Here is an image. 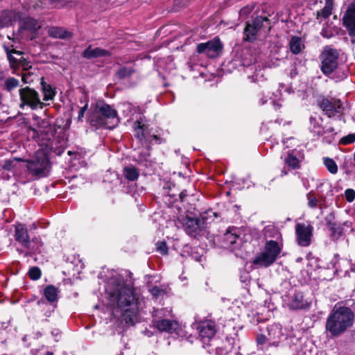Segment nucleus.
<instances>
[{"mask_svg": "<svg viewBox=\"0 0 355 355\" xmlns=\"http://www.w3.org/2000/svg\"><path fill=\"white\" fill-rule=\"evenodd\" d=\"M110 305L114 318L125 321L128 325L138 322L142 309V299L123 282H112L106 288Z\"/></svg>", "mask_w": 355, "mask_h": 355, "instance_id": "f257e3e1", "label": "nucleus"}, {"mask_svg": "<svg viewBox=\"0 0 355 355\" xmlns=\"http://www.w3.org/2000/svg\"><path fill=\"white\" fill-rule=\"evenodd\" d=\"M335 216L333 213L329 214L326 218L325 221L328 227L331 230L334 234L340 236L343 232V228L338 225L335 221Z\"/></svg>", "mask_w": 355, "mask_h": 355, "instance_id": "c756f323", "label": "nucleus"}, {"mask_svg": "<svg viewBox=\"0 0 355 355\" xmlns=\"http://www.w3.org/2000/svg\"><path fill=\"white\" fill-rule=\"evenodd\" d=\"M135 132V136L139 140L142 144H146L148 146L153 144H159L163 141L159 137L155 135H150L148 130V126L140 120H137L133 125Z\"/></svg>", "mask_w": 355, "mask_h": 355, "instance_id": "0eeeda50", "label": "nucleus"}, {"mask_svg": "<svg viewBox=\"0 0 355 355\" xmlns=\"http://www.w3.org/2000/svg\"><path fill=\"white\" fill-rule=\"evenodd\" d=\"M89 121L92 126L94 127L96 129L98 128H108L112 129L113 125L110 124L109 121H107L104 116L97 111L96 107L91 112L89 117Z\"/></svg>", "mask_w": 355, "mask_h": 355, "instance_id": "aec40b11", "label": "nucleus"}, {"mask_svg": "<svg viewBox=\"0 0 355 355\" xmlns=\"http://www.w3.org/2000/svg\"><path fill=\"white\" fill-rule=\"evenodd\" d=\"M57 139H53L52 140L49 139L47 143H46L44 145L46 146V148L49 150L50 151L55 153L57 155H60L63 152V148L62 145L60 146H57Z\"/></svg>", "mask_w": 355, "mask_h": 355, "instance_id": "4c0bfd02", "label": "nucleus"}, {"mask_svg": "<svg viewBox=\"0 0 355 355\" xmlns=\"http://www.w3.org/2000/svg\"><path fill=\"white\" fill-rule=\"evenodd\" d=\"M58 293V289L53 285H48L44 290V295L49 302L57 301Z\"/></svg>", "mask_w": 355, "mask_h": 355, "instance_id": "72a5a7b5", "label": "nucleus"}, {"mask_svg": "<svg viewBox=\"0 0 355 355\" xmlns=\"http://www.w3.org/2000/svg\"><path fill=\"white\" fill-rule=\"evenodd\" d=\"M216 355H232V351H228L223 347H217L216 349Z\"/></svg>", "mask_w": 355, "mask_h": 355, "instance_id": "6e6d98bb", "label": "nucleus"}, {"mask_svg": "<svg viewBox=\"0 0 355 355\" xmlns=\"http://www.w3.org/2000/svg\"><path fill=\"white\" fill-rule=\"evenodd\" d=\"M285 162L291 166L292 168H299V160L292 154L288 153L287 157L285 159Z\"/></svg>", "mask_w": 355, "mask_h": 355, "instance_id": "37998d69", "label": "nucleus"}, {"mask_svg": "<svg viewBox=\"0 0 355 355\" xmlns=\"http://www.w3.org/2000/svg\"><path fill=\"white\" fill-rule=\"evenodd\" d=\"M248 78L252 83H259L264 80V73L263 69L259 66L254 64L252 70H247Z\"/></svg>", "mask_w": 355, "mask_h": 355, "instance_id": "cd10ccee", "label": "nucleus"}, {"mask_svg": "<svg viewBox=\"0 0 355 355\" xmlns=\"http://www.w3.org/2000/svg\"><path fill=\"white\" fill-rule=\"evenodd\" d=\"M168 312L170 313L171 310L161 309L156 311L155 315L158 318H161L162 312ZM155 326L160 331H165L167 333H173L178 328V323L175 320L169 319H158L154 322Z\"/></svg>", "mask_w": 355, "mask_h": 355, "instance_id": "dca6fc26", "label": "nucleus"}, {"mask_svg": "<svg viewBox=\"0 0 355 355\" xmlns=\"http://www.w3.org/2000/svg\"><path fill=\"white\" fill-rule=\"evenodd\" d=\"M198 334L204 345H209V342L214 340L216 332V324L211 320L201 322L198 327Z\"/></svg>", "mask_w": 355, "mask_h": 355, "instance_id": "2eb2a0df", "label": "nucleus"}, {"mask_svg": "<svg viewBox=\"0 0 355 355\" xmlns=\"http://www.w3.org/2000/svg\"><path fill=\"white\" fill-rule=\"evenodd\" d=\"M37 336H41V334H40V333H38V334H37Z\"/></svg>", "mask_w": 355, "mask_h": 355, "instance_id": "774afa93", "label": "nucleus"}, {"mask_svg": "<svg viewBox=\"0 0 355 355\" xmlns=\"http://www.w3.org/2000/svg\"><path fill=\"white\" fill-rule=\"evenodd\" d=\"M48 33L53 37L66 38L69 35V32L60 27H51L48 29Z\"/></svg>", "mask_w": 355, "mask_h": 355, "instance_id": "c9c22d12", "label": "nucleus"}, {"mask_svg": "<svg viewBox=\"0 0 355 355\" xmlns=\"http://www.w3.org/2000/svg\"><path fill=\"white\" fill-rule=\"evenodd\" d=\"M19 97L21 101V107L27 105L32 110L42 109L48 104L40 100V95L35 89L26 87L19 89Z\"/></svg>", "mask_w": 355, "mask_h": 355, "instance_id": "423d86ee", "label": "nucleus"}, {"mask_svg": "<svg viewBox=\"0 0 355 355\" xmlns=\"http://www.w3.org/2000/svg\"><path fill=\"white\" fill-rule=\"evenodd\" d=\"M29 277L32 280H37L40 278L42 272L38 267H32L28 272Z\"/></svg>", "mask_w": 355, "mask_h": 355, "instance_id": "a18cd8bd", "label": "nucleus"}, {"mask_svg": "<svg viewBox=\"0 0 355 355\" xmlns=\"http://www.w3.org/2000/svg\"><path fill=\"white\" fill-rule=\"evenodd\" d=\"M149 157H150V153L148 152V148L146 151L139 153V156L137 159V161L141 163L143 162H148Z\"/></svg>", "mask_w": 355, "mask_h": 355, "instance_id": "3c124183", "label": "nucleus"}, {"mask_svg": "<svg viewBox=\"0 0 355 355\" xmlns=\"http://www.w3.org/2000/svg\"><path fill=\"white\" fill-rule=\"evenodd\" d=\"M349 266H351V271L355 272V264H350Z\"/></svg>", "mask_w": 355, "mask_h": 355, "instance_id": "052dcab7", "label": "nucleus"}, {"mask_svg": "<svg viewBox=\"0 0 355 355\" xmlns=\"http://www.w3.org/2000/svg\"><path fill=\"white\" fill-rule=\"evenodd\" d=\"M47 355H53V352H46Z\"/></svg>", "mask_w": 355, "mask_h": 355, "instance_id": "69168bd1", "label": "nucleus"}, {"mask_svg": "<svg viewBox=\"0 0 355 355\" xmlns=\"http://www.w3.org/2000/svg\"><path fill=\"white\" fill-rule=\"evenodd\" d=\"M234 64L243 67V69L252 70L256 62V56L248 48H242L236 51V55L233 60Z\"/></svg>", "mask_w": 355, "mask_h": 355, "instance_id": "9d476101", "label": "nucleus"}, {"mask_svg": "<svg viewBox=\"0 0 355 355\" xmlns=\"http://www.w3.org/2000/svg\"><path fill=\"white\" fill-rule=\"evenodd\" d=\"M322 119L321 117H310V130L318 136L323 135L326 132L322 125Z\"/></svg>", "mask_w": 355, "mask_h": 355, "instance_id": "a878e982", "label": "nucleus"}, {"mask_svg": "<svg viewBox=\"0 0 355 355\" xmlns=\"http://www.w3.org/2000/svg\"><path fill=\"white\" fill-rule=\"evenodd\" d=\"M355 141V134H349L347 136L343 137L340 142L344 145H347Z\"/></svg>", "mask_w": 355, "mask_h": 355, "instance_id": "09e8293b", "label": "nucleus"}, {"mask_svg": "<svg viewBox=\"0 0 355 355\" xmlns=\"http://www.w3.org/2000/svg\"><path fill=\"white\" fill-rule=\"evenodd\" d=\"M87 106H88V103H86L85 105L80 109V110L78 112V121H81L82 119L83 118L85 112L86 110L87 109Z\"/></svg>", "mask_w": 355, "mask_h": 355, "instance_id": "13d9d810", "label": "nucleus"}, {"mask_svg": "<svg viewBox=\"0 0 355 355\" xmlns=\"http://www.w3.org/2000/svg\"><path fill=\"white\" fill-rule=\"evenodd\" d=\"M325 3L332 5L333 0H325Z\"/></svg>", "mask_w": 355, "mask_h": 355, "instance_id": "680f3d73", "label": "nucleus"}, {"mask_svg": "<svg viewBox=\"0 0 355 355\" xmlns=\"http://www.w3.org/2000/svg\"><path fill=\"white\" fill-rule=\"evenodd\" d=\"M3 48L7 54L8 60H9L11 67L17 66L18 63H19V58H18L15 57L13 55V54L21 57L23 53L20 51H17L14 49H10L9 46H7L6 45L3 46Z\"/></svg>", "mask_w": 355, "mask_h": 355, "instance_id": "7c9ffc66", "label": "nucleus"}, {"mask_svg": "<svg viewBox=\"0 0 355 355\" xmlns=\"http://www.w3.org/2000/svg\"><path fill=\"white\" fill-rule=\"evenodd\" d=\"M332 5L325 3V6L320 10L317 12L316 18L321 23L320 20L322 17L324 19L328 18L331 15Z\"/></svg>", "mask_w": 355, "mask_h": 355, "instance_id": "ea45409f", "label": "nucleus"}, {"mask_svg": "<svg viewBox=\"0 0 355 355\" xmlns=\"http://www.w3.org/2000/svg\"><path fill=\"white\" fill-rule=\"evenodd\" d=\"M268 19L266 17L258 16L252 22L248 23L243 32V40L247 42H253L257 39L258 31L263 27V24H268Z\"/></svg>", "mask_w": 355, "mask_h": 355, "instance_id": "f8f14e48", "label": "nucleus"}, {"mask_svg": "<svg viewBox=\"0 0 355 355\" xmlns=\"http://www.w3.org/2000/svg\"><path fill=\"white\" fill-rule=\"evenodd\" d=\"M42 26V23L32 17H26L21 21V27L24 29L35 32Z\"/></svg>", "mask_w": 355, "mask_h": 355, "instance_id": "2f4dec72", "label": "nucleus"}, {"mask_svg": "<svg viewBox=\"0 0 355 355\" xmlns=\"http://www.w3.org/2000/svg\"><path fill=\"white\" fill-rule=\"evenodd\" d=\"M284 306L292 310L304 309L309 306V303L304 299L302 292L291 291L283 297Z\"/></svg>", "mask_w": 355, "mask_h": 355, "instance_id": "6e6552de", "label": "nucleus"}, {"mask_svg": "<svg viewBox=\"0 0 355 355\" xmlns=\"http://www.w3.org/2000/svg\"><path fill=\"white\" fill-rule=\"evenodd\" d=\"M313 231V227L309 223H297L295 233L297 243L303 247L309 246L311 244Z\"/></svg>", "mask_w": 355, "mask_h": 355, "instance_id": "4468645a", "label": "nucleus"}, {"mask_svg": "<svg viewBox=\"0 0 355 355\" xmlns=\"http://www.w3.org/2000/svg\"><path fill=\"white\" fill-rule=\"evenodd\" d=\"M308 200V206L311 209H314L318 205V200L315 198V194L313 192H309L306 195Z\"/></svg>", "mask_w": 355, "mask_h": 355, "instance_id": "c03bdc74", "label": "nucleus"}, {"mask_svg": "<svg viewBox=\"0 0 355 355\" xmlns=\"http://www.w3.org/2000/svg\"><path fill=\"white\" fill-rule=\"evenodd\" d=\"M272 102H273L274 105H275V107L277 106V107H280V105H279L278 103H275L274 101H273Z\"/></svg>", "mask_w": 355, "mask_h": 355, "instance_id": "0e129e2a", "label": "nucleus"}, {"mask_svg": "<svg viewBox=\"0 0 355 355\" xmlns=\"http://www.w3.org/2000/svg\"><path fill=\"white\" fill-rule=\"evenodd\" d=\"M270 94V92L269 91L264 92L262 94V97L260 98L261 105H264L268 101V98L269 99L272 98V97Z\"/></svg>", "mask_w": 355, "mask_h": 355, "instance_id": "5fc2aeb1", "label": "nucleus"}, {"mask_svg": "<svg viewBox=\"0 0 355 355\" xmlns=\"http://www.w3.org/2000/svg\"><path fill=\"white\" fill-rule=\"evenodd\" d=\"M222 49L223 44L220 40L216 37L207 42L199 44L196 48L198 53H204L211 58L218 56L221 53Z\"/></svg>", "mask_w": 355, "mask_h": 355, "instance_id": "ddd939ff", "label": "nucleus"}, {"mask_svg": "<svg viewBox=\"0 0 355 355\" xmlns=\"http://www.w3.org/2000/svg\"><path fill=\"white\" fill-rule=\"evenodd\" d=\"M345 196L346 200L351 202L355 199V191L352 189H347L345 191Z\"/></svg>", "mask_w": 355, "mask_h": 355, "instance_id": "8fccbe9b", "label": "nucleus"}, {"mask_svg": "<svg viewBox=\"0 0 355 355\" xmlns=\"http://www.w3.org/2000/svg\"><path fill=\"white\" fill-rule=\"evenodd\" d=\"M123 175L130 181H135L139 178V171L133 166H125L123 168Z\"/></svg>", "mask_w": 355, "mask_h": 355, "instance_id": "f704fd0d", "label": "nucleus"}, {"mask_svg": "<svg viewBox=\"0 0 355 355\" xmlns=\"http://www.w3.org/2000/svg\"><path fill=\"white\" fill-rule=\"evenodd\" d=\"M263 235L266 239L268 238H275L277 239L279 236V233L275 227L271 226L266 227L263 230Z\"/></svg>", "mask_w": 355, "mask_h": 355, "instance_id": "79ce46f5", "label": "nucleus"}, {"mask_svg": "<svg viewBox=\"0 0 355 355\" xmlns=\"http://www.w3.org/2000/svg\"><path fill=\"white\" fill-rule=\"evenodd\" d=\"M282 248L276 241L270 240L266 241L263 252L276 260Z\"/></svg>", "mask_w": 355, "mask_h": 355, "instance_id": "393cba45", "label": "nucleus"}, {"mask_svg": "<svg viewBox=\"0 0 355 355\" xmlns=\"http://www.w3.org/2000/svg\"><path fill=\"white\" fill-rule=\"evenodd\" d=\"M218 217L217 213L209 209L201 214L198 217L187 216L183 219L184 230L187 234L196 238L204 234L207 223L212 218Z\"/></svg>", "mask_w": 355, "mask_h": 355, "instance_id": "20e7f679", "label": "nucleus"}, {"mask_svg": "<svg viewBox=\"0 0 355 355\" xmlns=\"http://www.w3.org/2000/svg\"><path fill=\"white\" fill-rule=\"evenodd\" d=\"M257 343L258 345H263L268 343L267 334H260L257 337Z\"/></svg>", "mask_w": 355, "mask_h": 355, "instance_id": "4d7b16f0", "label": "nucleus"}, {"mask_svg": "<svg viewBox=\"0 0 355 355\" xmlns=\"http://www.w3.org/2000/svg\"><path fill=\"white\" fill-rule=\"evenodd\" d=\"M222 241L224 248L230 250L240 248L243 243L241 230L236 227H229L223 234Z\"/></svg>", "mask_w": 355, "mask_h": 355, "instance_id": "1a4fd4ad", "label": "nucleus"}, {"mask_svg": "<svg viewBox=\"0 0 355 355\" xmlns=\"http://www.w3.org/2000/svg\"><path fill=\"white\" fill-rule=\"evenodd\" d=\"M19 85V81L14 77L7 78L3 84V88L8 92H10Z\"/></svg>", "mask_w": 355, "mask_h": 355, "instance_id": "58836bf2", "label": "nucleus"}, {"mask_svg": "<svg viewBox=\"0 0 355 355\" xmlns=\"http://www.w3.org/2000/svg\"><path fill=\"white\" fill-rule=\"evenodd\" d=\"M343 20L349 35L355 37V1L348 6Z\"/></svg>", "mask_w": 355, "mask_h": 355, "instance_id": "6ab92c4d", "label": "nucleus"}, {"mask_svg": "<svg viewBox=\"0 0 355 355\" xmlns=\"http://www.w3.org/2000/svg\"><path fill=\"white\" fill-rule=\"evenodd\" d=\"M157 251L160 254L165 255L168 253V247L164 241L158 242L157 243Z\"/></svg>", "mask_w": 355, "mask_h": 355, "instance_id": "de8ad7c7", "label": "nucleus"}, {"mask_svg": "<svg viewBox=\"0 0 355 355\" xmlns=\"http://www.w3.org/2000/svg\"><path fill=\"white\" fill-rule=\"evenodd\" d=\"M111 53L109 51L99 47L92 49L91 45L82 53V56L86 59L109 57Z\"/></svg>", "mask_w": 355, "mask_h": 355, "instance_id": "4be33fe9", "label": "nucleus"}, {"mask_svg": "<svg viewBox=\"0 0 355 355\" xmlns=\"http://www.w3.org/2000/svg\"><path fill=\"white\" fill-rule=\"evenodd\" d=\"M324 164L331 173L336 174L338 172V166L334 159L326 157L324 159Z\"/></svg>", "mask_w": 355, "mask_h": 355, "instance_id": "a19ab883", "label": "nucleus"}, {"mask_svg": "<svg viewBox=\"0 0 355 355\" xmlns=\"http://www.w3.org/2000/svg\"><path fill=\"white\" fill-rule=\"evenodd\" d=\"M16 15L12 10H4L0 14V28L7 27L16 20Z\"/></svg>", "mask_w": 355, "mask_h": 355, "instance_id": "c85d7f7f", "label": "nucleus"}, {"mask_svg": "<svg viewBox=\"0 0 355 355\" xmlns=\"http://www.w3.org/2000/svg\"><path fill=\"white\" fill-rule=\"evenodd\" d=\"M289 46L291 51L295 55L299 54L304 47L302 39L297 36L291 37L289 42Z\"/></svg>", "mask_w": 355, "mask_h": 355, "instance_id": "473e14b6", "label": "nucleus"}, {"mask_svg": "<svg viewBox=\"0 0 355 355\" xmlns=\"http://www.w3.org/2000/svg\"><path fill=\"white\" fill-rule=\"evenodd\" d=\"M31 246H35V248L38 246V249L36 250V252H40V247L42 245V242L41 241V239L39 237H34L31 241ZM35 252V251L34 252Z\"/></svg>", "mask_w": 355, "mask_h": 355, "instance_id": "603ef678", "label": "nucleus"}, {"mask_svg": "<svg viewBox=\"0 0 355 355\" xmlns=\"http://www.w3.org/2000/svg\"><path fill=\"white\" fill-rule=\"evenodd\" d=\"M26 168L33 176H47L50 170L49 157L43 150H37L33 159L26 161Z\"/></svg>", "mask_w": 355, "mask_h": 355, "instance_id": "39448f33", "label": "nucleus"}, {"mask_svg": "<svg viewBox=\"0 0 355 355\" xmlns=\"http://www.w3.org/2000/svg\"><path fill=\"white\" fill-rule=\"evenodd\" d=\"M17 66H20L23 67L24 69H28L31 67L30 62L27 61L25 58H24L22 56L19 58V63Z\"/></svg>", "mask_w": 355, "mask_h": 355, "instance_id": "864d4df0", "label": "nucleus"}, {"mask_svg": "<svg viewBox=\"0 0 355 355\" xmlns=\"http://www.w3.org/2000/svg\"><path fill=\"white\" fill-rule=\"evenodd\" d=\"M340 55V51L327 46L320 56L322 73L335 78L336 81H340L347 77V73L340 67L343 65Z\"/></svg>", "mask_w": 355, "mask_h": 355, "instance_id": "7ed1b4c3", "label": "nucleus"}, {"mask_svg": "<svg viewBox=\"0 0 355 355\" xmlns=\"http://www.w3.org/2000/svg\"><path fill=\"white\" fill-rule=\"evenodd\" d=\"M354 320V314L349 307H334L327 318L326 330L332 336H339L352 326Z\"/></svg>", "mask_w": 355, "mask_h": 355, "instance_id": "f03ea898", "label": "nucleus"}, {"mask_svg": "<svg viewBox=\"0 0 355 355\" xmlns=\"http://www.w3.org/2000/svg\"><path fill=\"white\" fill-rule=\"evenodd\" d=\"M135 72V69L132 66L121 67L116 72V75L121 79H124L131 76Z\"/></svg>", "mask_w": 355, "mask_h": 355, "instance_id": "e433bc0d", "label": "nucleus"}, {"mask_svg": "<svg viewBox=\"0 0 355 355\" xmlns=\"http://www.w3.org/2000/svg\"><path fill=\"white\" fill-rule=\"evenodd\" d=\"M318 105L329 117H334L337 114L340 116L345 110L344 104L341 101L334 98H324L319 101Z\"/></svg>", "mask_w": 355, "mask_h": 355, "instance_id": "9b49d317", "label": "nucleus"}, {"mask_svg": "<svg viewBox=\"0 0 355 355\" xmlns=\"http://www.w3.org/2000/svg\"><path fill=\"white\" fill-rule=\"evenodd\" d=\"M286 174H287V172H286L284 169H283V170L282 171V175H286Z\"/></svg>", "mask_w": 355, "mask_h": 355, "instance_id": "e2e57ef3", "label": "nucleus"}, {"mask_svg": "<svg viewBox=\"0 0 355 355\" xmlns=\"http://www.w3.org/2000/svg\"><path fill=\"white\" fill-rule=\"evenodd\" d=\"M97 111L101 114L107 121L114 128L119 122L116 111L110 105L103 101H98L96 104Z\"/></svg>", "mask_w": 355, "mask_h": 355, "instance_id": "f3484780", "label": "nucleus"}, {"mask_svg": "<svg viewBox=\"0 0 355 355\" xmlns=\"http://www.w3.org/2000/svg\"><path fill=\"white\" fill-rule=\"evenodd\" d=\"M150 293L155 297H158L159 296L163 295L165 293V291L163 288L159 286H153L150 290Z\"/></svg>", "mask_w": 355, "mask_h": 355, "instance_id": "49530a36", "label": "nucleus"}, {"mask_svg": "<svg viewBox=\"0 0 355 355\" xmlns=\"http://www.w3.org/2000/svg\"><path fill=\"white\" fill-rule=\"evenodd\" d=\"M15 239L22 247L30 252H35L38 249V246L36 248L31 246L28 230L24 225L19 224L15 227Z\"/></svg>", "mask_w": 355, "mask_h": 355, "instance_id": "a211bd4d", "label": "nucleus"}, {"mask_svg": "<svg viewBox=\"0 0 355 355\" xmlns=\"http://www.w3.org/2000/svg\"><path fill=\"white\" fill-rule=\"evenodd\" d=\"M275 261V259L272 256L270 257L263 251L254 257L252 263L259 267H268Z\"/></svg>", "mask_w": 355, "mask_h": 355, "instance_id": "b1692460", "label": "nucleus"}, {"mask_svg": "<svg viewBox=\"0 0 355 355\" xmlns=\"http://www.w3.org/2000/svg\"><path fill=\"white\" fill-rule=\"evenodd\" d=\"M333 268H335V272H343L345 273L348 272L347 268L351 264L350 261L347 259H340L338 254H335L334 259L331 261Z\"/></svg>", "mask_w": 355, "mask_h": 355, "instance_id": "5701e85b", "label": "nucleus"}, {"mask_svg": "<svg viewBox=\"0 0 355 355\" xmlns=\"http://www.w3.org/2000/svg\"><path fill=\"white\" fill-rule=\"evenodd\" d=\"M323 37H329V36L326 35L325 34L322 33Z\"/></svg>", "mask_w": 355, "mask_h": 355, "instance_id": "338daca9", "label": "nucleus"}, {"mask_svg": "<svg viewBox=\"0 0 355 355\" xmlns=\"http://www.w3.org/2000/svg\"><path fill=\"white\" fill-rule=\"evenodd\" d=\"M293 139H294L293 137H291V138L287 139L286 140H284L283 142H284V144H286V146L287 148H290L291 146L289 144H288V143L289 141H291V140H293Z\"/></svg>", "mask_w": 355, "mask_h": 355, "instance_id": "bf43d9fd", "label": "nucleus"}, {"mask_svg": "<svg viewBox=\"0 0 355 355\" xmlns=\"http://www.w3.org/2000/svg\"><path fill=\"white\" fill-rule=\"evenodd\" d=\"M267 340L270 345H277L283 336L282 327L279 324H273L266 329Z\"/></svg>", "mask_w": 355, "mask_h": 355, "instance_id": "412c9836", "label": "nucleus"}, {"mask_svg": "<svg viewBox=\"0 0 355 355\" xmlns=\"http://www.w3.org/2000/svg\"><path fill=\"white\" fill-rule=\"evenodd\" d=\"M41 89L43 94L44 101H52L54 99L56 91L51 85L47 84L44 81V78H41Z\"/></svg>", "mask_w": 355, "mask_h": 355, "instance_id": "bb28decb", "label": "nucleus"}]
</instances>
